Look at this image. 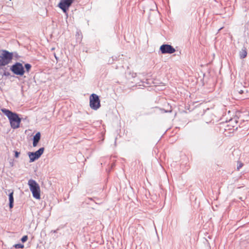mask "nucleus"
Returning a JSON list of instances; mask_svg holds the SVG:
<instances>
[{"label":"nucleus","mask_w":249,"mask_h":249,"mask_svg":"<svg viewBox=\"0 0 249 249\" xmlns=\"http://www.w3.org/2000/svg\"><path fill=\"white\" fill-rule=\"evenodd\" d=\"M16 249H22L24 248V245L21 244H17L14 245Z\"/></svg>","instance_id":"nucleus-14"},{"label":"nucleus","mask_w":249,"mask_h":249,"mask_svg":"<svg viewBox=\"0 0 249 249\" xmlns=\"http://www.w3.org/2000/svg\"><path fill=\"white\" fill-rule=\"evenodd\" d=\"M130 79V78L129 77H128L127 78V81H128H128H129Z\"/></svg>","instance_id":"nucleus-21"},{"label":"nucleus","mask_w":249,"mask_h":249,"mask_svg":"<svg viewBox=\"0 0 249 249\" xmlns=\"http://www.w3.org/2000/svg\"><path fill=\"white\" fill-rule=\"evenodd\" d=\"M89 106L93 110H97L101 107L99 96L93 93L89 97Z\"/></svg>","instance_id":"nucleus-4"},{"label":"nucleus","mask_w":249,"mask_h":249,"mask_svg":"<svg viewBox=\"0 0 249 249\" xmlns=\"http://www.w3.org/2000/svg\"><path fill=\"white\" fill-rule=\"evenodd\" d=\"M75 0H60L58 6L65 13Z\"/></svg>","instance_id":"nucleus-6"},{"label":"nucleus","mask_w":249,"mask_h":249,"mask_svg":"<svg viewBox=\"0 0 249 249\" xmlns=\"http://www.w3.org/2000/svg\"><path fill=\"white\" fill-rule=\"evenodd\" d=\"M15 157L18 158L19 156V153L18 152V151H15Z\"/></svg>","instance_id":"nucleus-17"},{"label":"nucleus","mask_w":249,"mask_h":249,"mask_svg":"<svg viewBox=\"0 0 249 249\" xmlns=\"http://www.w3.org/2000/svg\"><path fill=\"white\" fill-rule=\"evenodd\" d=\"M1 110L8 118L11 127L12 128L17 129L19 127L21 119L17 113L12 112L5 108H2Z\"/></svg>","instance_id":"nucleus-1"},{"label":"nucleus","mask_w":249,"mask_h":249,"mask_svg":"<svg viewBox=\"0 0 249 249\" xmlns=\"http://www.w3.org/2000/svg\"><path fill=\"white\" fill-rule=\"evenodd\" d=\"M247 52L246 49L244 47L239 53V55L241 58H244L247 56Z\"/></svg>","instance_id":"nucleus-12"},{"label":"nucleus","mask_w":249,"mask_h":249,"mask_svg":"<svg viewBox=\"0 0 249 249\" xmlns=\"http://www.w3.org/2000/svg\"><path fill=\"white\" fill-rule=\"evenodd\" d=\"M239 165L237 166V170H239V169L243 166V164L241 162H238Z\"/></svg>","instance_id":"nucleus-16"},{"label":"nucleus","mask_w":249,"mask_h":249,"mask_svg":"<svg viewBox=\"0 0 249 249\" xmlns=\"http://www.w3.org/2000/svg\"><path fill=\"white\" fill-rule=\"evenodd\" d=\"M28 185L33 196L36 199H40V190L38 184L35 180L30 179L28 181Z\"/></svg>","instance_id":"nucleus-3"},{"label":"nucleus","mask_w":249,"mask_h":249,"mask_svg":"<svg viewBox=\"0 0 249 249\" xmlns=\"http://www.w3.org/2000/svg\"><path fill=\"white\" fill-rule=\"evenodd\" d=\"M239 93H240V94L243 93V90H240V91H239Z\"/></svg>","instance_id":"nucleus-19"},{"label":"nucleus","mask_w":249,"mask_h":249,"mask_svg":"<svg viewBox=\"0 0 249 249\" xmlns=\"http://www.w3.org/2000/svg\"><path fill=\"white\" fill-rule=\"evenodd\" d=\"M11 70L16 75H23L25 72L22 64L19 62L13 65L11 68Z\"/></svg>","instance_id":"nucleus-5"},{"label":"nucleus","mask_w":249,"mask_h":249,"mask_svg":"<svg viewBox=\"0 0 249 249\" xmlns=\"http://www.w3.org/2000/svg\"><path fill=\"white\" fill-rule=\"evenodd\" d=\"M160 51L162 53H173L175 52L176 50L171 45L168 44H164L160 46Z\"/></svg>","instance_id":"nucleus-8"},{"label":"nucleus","mask_w":249,"mask_h":249,"mask_svg":"<svg viewBox=\"0 0 249 249\" xmlns=\"http://www.w3.org/2000/svg\"><path fill=\"white\" fill-rule=\"evenodd\" d=\"M13 58V53L6 50L0 51V66L8 65Z\"/></svg>","instance_id":"nucleus-2"},{"label":"nucleus","mask_w":249,"mask_h":249,"mask_svg":"<svg viewBox=\"0 0 249 249\" xmlns=\"http://www.w3.org/2000/svg\"><path fill=\"white\" fill-rule=\"evenodd\" d=\"M31 65L30 64H26L25 65V68L27 72H29L31 69Z\"/></svg>","instance_id":"nucleus-13"},{"label":"nucleus","mask_w":249,"mask_h":249,"mask_svg":"<svg viewBox=\"0 0 249 249\" xmlns=\"http://www.w3.org/2000/svg\"><path fill=\"white\" fill-rule=\"evenodd\" d=\"M44 148L42 147L35 152H29L28 156L30 158V162H33L38 159L43 153Z\"/></svg>","instance_id":"nucleus-7"},{"label":"nucleus","mask_w":249,"mask_h":249,"mask_svg":"<svg viewBox=\"0 0 249 249\" xmlns=\"http://www.w3.org/2000/svg\"><path fill=\"white\" fill-rule=\"evenodd\" d=\"M28 237L27 235H24L22 237L21 240L23 243H24L28 240Z\"/></svg>","instance_id":"nucleus-15"},{"label":"nucleus","mask_w":249,"mask_h":249,"mask_svg":"<svg viewBox=\"0 0 249 249\" xmlns=\"http://www.w3.org/2000/svg\"><path fill=\"white\" fill-rule=\"evenodd\" d=\"M13 194H14V192H13V191H12L9 195V207L10 209H12L13 207V203H14Z\"/></svg>","instance_id":"nucleus-11"},{"label":"nucleus","mask_w":249,"mask_h":249,"mask_svg":"<svg viewBox=\"0 0 249 249\" xmlns=\"http://www.w3.org/2000/svg\"><path fill=\"white\" fill-rule=\"evenodd\" d=\"M132 77L133 78H135L136 76V73H133L131 75Z\"/></svg>","instance_id":"nucleus-18"},{"label":"nucleus","mask_w":249,"mask_h":249,"mask_svg":"<svg viewBox=\"0 0 249 249\" xmlns=\"http://www.w3.org/2000/svg\"><path fill=\"white\" fill-rule=\"evenodd\" d=\"M134 80V82H132V83H136V79H134V80Z\"/></svg>","instance_id":"nucleus-20"},{"label":"nucleus","mask_w":249,"mask_h":249,"mask_svg":"<svg viewBox=\"0 0 249 249\" xmlns=\"http://www.w3.org/2000/svg\"><path fill=\"white\" fill-rule=\"evenodd\" d=\"M40 133L39 132H37L34 136L33 143V145L34 147H36L37 145L38 142L40 139Z\"/></svg>","instance_id":"nucleus-10"},{"label":"nucleus","mask_w":249,"mask_h":249,"mask_svg":"<svg viewBox=\"0 0 249 249\" xmlns=\"http://www.w3.org/2000/svg\"><path fill=\"white\" fill-rule=\"evenodd\" d=\"M227 127L229 130L236 129L237 128V122L235 120H230L229 124L227 125Z\"/></svg>","instance_id":"nucleus-9"}]
</instances>
